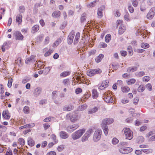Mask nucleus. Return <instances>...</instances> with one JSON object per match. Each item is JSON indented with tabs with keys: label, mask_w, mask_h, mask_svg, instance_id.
<instances>
[{
	"label": "nucleus",
	"mask_w": 155,
	"mask_h": 155,
	"mask_svg": "<svg viewBox=\"0 0 155 155\" xmlns=\"http://www.w3.org/2000/svg\"><path fill=\"white\" fill-rule=\"evenodd\" d=\"M85 130L81 129L79 130L73 134L71 135L72 138L74 140H76L80 138L85 132Z\"/></svg>",
	"instance_id": "f257e3e1"
},
{
	"label": "nucleus",
	"mask_w": 155,
	"mask_h": 155,
	"mask_svg": "<svg viewBox=\"0 0 155 155\" xmlns=\"http://www.w3.org/2000/svg\"><path fill=\"white\" fill-rule=\"evenodd\" d=\"M80 118V116L77 113H74L72 114H68L66 115V119H70L72 122H74Z\"/></svg>",
	"instance_id": "f03ea898"
},
{
	"label": "nucleus",
	"mask_w": 155,
	"mask_h": 155,
	"mask_svg": "<svg viewBox=\"0 0 155 155\" xmlns=\"http://www.w3.org/2000/svg\"><path fill=\"white\" fill-rule=\"evenodd\" d=\"M102 131L100 129L96 130L94 133L93 136V140L94 142H97L99 140L101 137Z\"/></svg>",
	"instance_id": "7ed1b4c3"
},
{
	"label": "nucleus",
	"mask_w": 155,
	"mask_h": 155,
	"mask_svg": "<svg viewBox=\"0 0 155 155\" xmlns=\"http://www.w3.org/2000/svg\"><path fill=\"white\" fill-rule=\"evenodd\" d=\"M123 131L126 136V139L130 140L132 139L133 137V133L129 128H124Z\"/></svg>",
	"instance_id": "20e7f679"
},
{
	"label": "nucleus",
	"mask_w": 155,
	"mask_h": 155,
	"mask_svg": "<svg viewBox=\"0 0 155 155\" xmlns=\"http://www.w3.org/2000/svg\"><path fill=\"white\" fill-rule=\"evenodd\" d=\"M93 132V129L92 128L90 129L84 134L81 138V141L85 142L88 140V138L91 135Z\"/></svg>",
	"instance_id": "39448f33"
},
{
	"label": "nucleus",
	"mask_w": 155,
	"mask_h": 155,
	"mask_svg": "<svg viewBox=\"0 0 155 155\" xmlns=\"http://www.w3.org/2000/svg\"><path fill=\"white\" fill-rule=\"evenodd\" d=\"M102 97L104 99V101L106 103H113L114 102L113 98L111 97L110 96H109L107 93H104Z\"/></svg>",
	"instance_id": "423d86ee"
},
{
	"label": "nucleus",
	"mask_w": 155,
	"mask_h": 155,
	"mask_svg": "<svg viewBox=\"0 0 155 155\" xmlns=\"http://www.w3.org/2000/svg\"><path fill=\"white\" fill-rule=\"evenodd\" d=\"M101 72V70L99 68L91 69L89 70L87 72V74L90 76H92L94 75L95 74H100Z\"/></svg>",
	"instance_id": "0eeeda50"
},
{
	"label": "nucleus",
	"mask_w": 155,
	"mask_h": 155,
	"mask_svg": "<svg viewBox=\"0 0 155 155\" xmlns=\"http://www.w3.org/2000/svg\"><path fill=\"white\" fill-rule=\"evenodd\" d=\"M79 127L78 124H75L72 125L68 126L66 128L67 131L69 133H71L77 129Z\"/></svg>",
	"instance_id": "6e6552de"
},
{
	"label": "nucleus",
	"mask_w": 155,
	"mask_h": 155,
	"mask_svg": "<svg viewBox=\"0 0 155 155\" xmlns=\"http://www.w3.org/2000/svg\"><path fill=\"white\" fill-rule=\"evenodd\" d=\"M155 14V7L152 8L147 15V18L149 19H152Z\"/></svg>",
	"instance_id": "1a4fd4ad"
},
{
	"label": "nucleus",
	"mask_w": 155,
	"mask_h": 155,
	"mask_svg": "<svg viewBox=\"0 0 155 155\" xmlns=\"http://www.w3.org/2000/svg\"><path fill=\"white\" fill-rule=\"evenodd\" d=\"M109 86V81L107 80L104 81L101 85L99 86V88L101 90L104 89Z\"/></svg>",
	"instance_id": "9d476101"
},
{
	"label": "nucleus",
	"mask_w": 155,
	"mask_h": 155,
	"mask_svg": "<svg viewBox=\"0 0 155 155\" xmlns=\"http://www.w3.org/2000/svg\"><path fill=\"white\" fill-rule=\"evenodd\" d=\"M42 89L40 87H38L34 91L33 94L35 97H38L41 93Z\"/></svg>",
	"instance_id": "9b49d317"
},
{
	"label": "nucleus",
	"mask_w": 155,
	"mask_h": 155,
	"mask_svg": "<svg viewBox=\"0 0 155 155\" xmlns=\"http://www.w3.org/2000/svg\"><path fill=\"white\" fill-rule=\"evenodd\" d=\"M74 35V32L72 31L69 34L68 38V42L69 44L71 45L72 43Z\"/></svg>",
	"instance_id": "f8f14e48"
},
{
	"label": "nucleus",
	"mask_w": 155,
	"mask_h": 155,
	"mask_svg": "<svg viewBox=\"0 0 155 155\" xmlns=\"http://www.w3.org/2000/svg\"><path fill=\"white\" fill-rule=\"evenodd\" d=\"M14 34L15 35L16 40H23L24 37L20 32L19 31H15Z\"/></svg>",
	"instance_id": "ddd939ff"
},
{
	"label": "nucleus",
	"mask_w": 155,
	"mask_h": 155,
	"mask_svg": "<svg viewBox=\"0 0 155 155\" xmlns=\"http://www.w3.org/2000/svg\"><path fill=\"white\" fill-rule=\"evenodd\" d=\"M11 42L10 41H8V42H4L3 45L2 46V51L4 52L5 51V48L8 49L9 47V45L11 44Z\"/></svg>",
	"instance_id": "4468645a"
},
{
	"label": "nucleus",
	"mask_w": 155,
	"mask_h": 155,
	"mask_svg": "<svg viewBox=\"0 0 155 155\" xmlns=\"http://www.w3.org/2000/svg\"><path fill=\"white\" fill-rule=\"evenodd\" d=\"M59 135L61 138L64 139L67 138L69 137L68 134L66 132L62 131L59 133Z\"/></svg>",
	"instance_id": "2eb2a0df"
},
{
	"label": "nucleus",
	"mask_w": 155,
	"mask_h": 155,
	"mask_svg": "<svg viewBox=\"0 0 155 155\" xmlns=\"http://www.w3.org/2000/svg\"><path fill=\"white\" fill-rule=\"evenodd\" d=\"M35 56L32 55L30 57L27 58L25 60V63L28 64L30 63L35 62Z\"/></svg>",
	"instance_id": "dca6fc26"
},
{
	"label": "nucleus",
	"mask_w": 155,
	"mask_h": 155,
	"mask_svg": "<svg viewBox=\"0 0 155 155\" xmlns=\"http://www.w3.org/2000/svg\"><path fill=\"white\" fill-rule=\"evenodd\" d=\"M114 120L112 118H106L104 119L102 121V123L106 124H110L113 123Z\"/></svg>",
	"instance_id": "f3484780"
},
{
	"label": "nucleus",
	"mask_w": 155,
	"mask_h": 155,
	"mask_svg": "<svg viewBox=\"0 0 155 155\" xmlns=\"http://www.w3.org/2000/svg\"><path fill=\"white\" fill-rule=\"evenodd\" d=\"M102 128L105 134L106 135L107 134L108 132V126L106 124L102 123L101 124Z\"/></svg>",
	"instance_id": "a211bd4d"
},
{
	"label": "nucleus",
	"mask_w": 155,
	"mask_h": 155,
	"mask_svg": "<svg viewBox=\"0 0 155 155\" xmlns=\"http://www.w3.org/2000/svg\"><path fill=\"white\" fill-rule=\"evenodd\" d=\"M99 107H95L89 109L88 110V113L89 114H92L97 112L99 109Z\"/></svg>",
	"instance_id": "6ab92c4d"
},
{
	"label": "nucleus",
	"mask_w": 155,
	"mask_h": 155,
	"mask_svg": "<svg viewBox=\"0 0 155 155\" xmlns=\"http://www.w3.org/2000/svg\"><path fill=\"white\" fill-rule=\"evenodd\" d=\"M74 108V106L71 105H65L63 108V110L65 111H70Z\"/></svg>",
	"instance_id": "aec40b11"
},
{
	"label": "nucleus",
	"mask_w": 155,
	"mask_h": 155,
	"mask_svg": "<svg viewBox=\"0 0 155 155\" xmlns=\"http://www.w3.org/2000/svg\"><path fill=\"white\" fill-rule=\"evenodd\" d=\"M126 30V28L123 24H121L119 28V33L121 35Z\"/></svg>",
	"instance_id": "412c9836"
},
{
	"label": "nucleus",
	"mask_w": 155,
	"mask_h": 155,
	"mask_svg": "<svg viewBox=\"0 0 155 155\" xmlns=\"http://www.w3.org/2000/svg\"><path fill=\"white\" fill-rule=\"evenodd\" d=\"M22 16L21 14H18L16 18V21L18 23V25L21 24L22 21Z\"/></svg>",
	"instance_id": "4be33fe9"
},
{
	"label": "nucleus",
	"mask_w": 155,
	"mask_h": 155,
	"mask_svg": "<svg viewBox=\"0 0 155 155\" xmlns=\"http://www.w3.org/2000/svg\"><path fill=\"white\" fill-rule=\"evenodd\" d=\"M137 67L132 66L128 68L127 69V71L128 72H133L137 70Z\"/></svg>",
	"instance_id": "5701e85b"
},
{
	"label": "nucleus",
	"mask_w": 155,
	"mask_h": 155,
	"mask_svg": "<svg viewBox=\"0 0 155 155\" xmlns=\"http://www.w3.org/2000/svg\"><path fill=\"white\" fill-rule=\"evenodd\" d=\"M8 110H5L3 111L2 115L3 117L5 119H9L10 118V116L8 115Z\"/></svg>",
	"instance_id": "b1692460"
},
{
	"label": "nucleus",
	"mask_w": 155,
	"mask_h": 155,
	"mask_svg": "<svg viewBox=\"0 0 155 155\" xmlns=\"http://www.w3.org/2000/svg\"><path fill=\"white\" fill-rule=\"evenodd\" d=\"M80 36V34L79 32H77L75 35L74 40V44H77L79 41Z\"/></svg>",
	"instance_id": "393cba45"
},
{
	"label": "nucleus",
	"mask_w": 155,
	"mask_h": 155,
	"mask_svg": "<svg viewBox=\"0 0 155 155\" xmlns=\"http://www.w3.org/2000/svg\"><path fill=\"white\" fill-rule=\"evenodd\" d=\"M104 57V55L103 54H100L95 59V61L96 62L98 63L100 62L102 59Z\"/></svg>",
	"instance_id": "a878e982"
},
{
	"label": "nucleus",
	"mask_w": 155,
	"mask_h": 155,
	"mask_svg": "<svg viewBox=\"0 0 155 155\" xmlns=\"http://www.w3.org/2000/svg\"><path fill=\"white\" fill-rule=\"evenodd\" d=\"M28 145L31 147L34 146L35 145V142L34 140L31 137H29L28 139Z\"/></svg>",
	"instance_id": "bb28decb"
},
{
	"label": "nucleus",
	"mask_w": 155,
	"mask_h": 155,
	"mask_svg": "<svg viewBox=\"0 0 155 155\" xmlns=\"http://www.w3.org/2000/svg\"><path fill=\"white\" fill-rule=\"evenodd\" d=\"M61 15V12L58 11L54 12L52 14V16L56 18L59 17Z\"/></svg>",
	"instance_id": "cd10ccee"
},
{
	"label": "nucleus",
	"mask_w": 155,
	"mask_h": 155,
	"mask_svg": "<svg viewBox=\"0 0 155 155\" xmlns=\"http://www.w3.org/2000/svg\"><path fill=\"white\" fill-rule=\"evenodd\" d=\"M35 126L34 123L28 124L24 125L23 126H21L19 127L20 129H22L24 128H27L29 127H33Z\"/></svg>",
	"instance_id": "c85d7f7f"
},
{
	"label": "nucleus",
	"mask_w": 155,
	"mask_h": 155,
	"mask_svg": "<svg viewBox=\"0 0 155 155\" xmlns=\"http://www.w3.org/2000/svg\"><path fill=\"white\" fill-rule=\"evenodd\" d=\"M39 29V26L38 25H35L32 28V32L34 33L37 32Z\"/></svg>",
	"instance_id": "c756f323"
},
{
	"label": "nucleus",
	"mask_w": 155,
	"mask_h": 155,
	"mask_svg": "<svg viewBox=\"0 0 155 155\" xmlns=\"http://www.w3.org/2000/svg\"><path fill=\"white\" fill-rule=\"evenodd\" d=\"M98 93L96 90L94 89L92 90V96L94 98H97L98 96Z\"/></svg>",
	"instance_id": "7c9ffc66"
},
{
	"label": "nucleus",
	"mask_w": 155,
	"mask_h": 155,
	"mask_svg": "<svg viewBox=\"0 0 155 155\" xmlns=\"http://www.w3.org/2000/svg\"><path fill=\"white\" fill-rule=\"evenodd\" d=\"M61 41L60 38H58L53 45V47L54 48L58 46L61 42Z\"/></svg>",
	"instance_id": "2f4dec72"
},
{
	"label": "nucleus",
	"mask_w": 155,
	"mask_h": 155,
	"mask_svg": "<svg viewBox=\"0 0 155 155\" xmlns=\"http://www.w3.org/2000/svg\"><path fill=\"white\" fill-rule=\"evenodd\" d=\"M87 106L85 104H83L79 106L78 108V110L80 111H82L85 110L87 108Z\"/></svg>",
	"instance_id": "473e14b6"
},
{
	"label": "nucleus",
	"mask_w": 155,
	"mask_h": 155,
	"mask_svg": "<svg viewBox=\"0 0 155 155\" xmlns=\"http://www.w3.org/2000/svg\"><path fill=\"white\" fill-rule=\"evenodd\" d=\"M145 74V73L144 71L137 72L135 73V75L138 77H142Z\"/></svg>",
	"instance_id": "72a5a7b5"
},
{
	"label": "nucleus",
	"mask_w": 155,
	"mask_h": 155,
	"mask_svg": "<svg viewBox=\"0 0 155 155\" xmlns=\"http://www.w3.org/2000/svg\"><path fill=\"white\" fill-rule=\"evenodd\" d=\"M98 2V0H96L92 2H91L87 5V6L90 8L94 7L96 5L95 3L96 2Z\"/></svg>",
	"instance_id": "f704fd0d"
},
{
	"label": "nucleus",
	"mask_w": 155,
	"mask_h": 155,
	"mask_svg": "<svg viewBox=\"0 0 155 155\" xmlns=\"http://www.w3.org/2000/svg\"><path fill=\"white\" fill-rule=\"evenodd\" d=\"M130 89L129 87L127 86L121 87L122 91L123 92H127Z\"/></svg>",
	"instance_id": "c9c22d12"
},
{
	"label": "nucleus",
	"mask_w": 155,
	"mask_h": 155,
	"mask_svg": "<svg viewBox=\"0 0 155 155\" xmlns=\"http://www.w3.org/2000/svg\"><path fill=\"white\" fill-rule=\"evenodd\" d=\"M51 138L52 139L54 142V144H56L58 142V140L56 139V136L54 134H53L51 135Z\"/></svg>",
	"instance_id": "e433bc0d"
},
{
	"label": "nucleus",
	"mask_w": 155,
	"mask_h": 155,
	"mask_svg": "<svg viewBox=\"0 0 155 155\" xmlns=\"http://www.w3.org/2000/svg\"><path fill=\"white\" fill-rule=\"evenodd\" d=\"M136 82V80L134 78L130 79L129 80L127 81L128 84L130 85L134 84Z\"/></svg>",
	"instance_id": "4c0bfd02"
},
{
	"label": "nucleus",
	"mask_w": 155,
	"mask_h": 155,
	"mask_svg": "<svg viewBox=\"0 0 155 155\" xmlns=\"http://www.w3.org/2000/svg\"><path fill=\"white\" fill-rule=\"evenodd\" d=\"M141 46L142 48L146 49L149 47V45L147 43H143L141 44Z\"/></svg>",
	"instance_id": "58836bf2"
},
{
	"label": "nucleus",
	"mask_w": 155,
	"mask_h": 155,
	"mask_svg": "<svg viewBox=\"0 0 155 155\" xmlns=\"http://www.w3.org/2000/svg\"><path fill=\"white\" fill-rule=\"evenodd\" d=\"M127 51L128 52L129 55H131L133 54V51L132 49V47L130 46H129L127 48Z\"/></svg>",
	"instance_id": "ea45409f"
},
{
	"label": "nucleus",
	"mask_w": 155,
	"mask_h": 155,
	"mask_svg": "<svg viewBox=\"0 0 155 155\" xmlns=\"http://www.w3.org/2000/svg\"><path fill=\"white\" fill-rule=\"evenodd\" d=\"M144 140V138L142 136L138 137L137 139V142L141 143L143 142Z\"/></svg>",
	"instance_id": "a19ab883"
},
{
	"label": "nucleus",
	"mask_w": 155,
	"mask_h": 155,
	"mask_svg": "<svg viewBox=\"0 0 155 155\" xmlns=\"http://www.w3.org/2000/svg\"><path fill=\"white\" fill-rule=\"evenodd\" d=\"M70 74V73L68 71H65L62 72L60 74L61 76L65 77Z\"/></svg>",
	"instance_id": "79ce46f5"
},
{
	"label": "nucleus",
	"mask_w": 155,
	"mask_h": 155,
	"mask_svg": "<svg viewBox=\"0 0 155 155\" xmlns=\"http://www.w3.org/2000/svg\"><path fill=\"white\" fill-rule=\"evenodd\" d=\"M23 111L25 114H28L29 113V107L28 106H25L24 107Z\"/></svg>",
	"instance_id": "37998d69"
},
{
	"label": "nucleus",
	"mask_w": 155,
	"mask_h": 155,
	"mask_svg": "<svg viewBox=\"0 0 155 155\" xmlns=\"http://www.w3.org/2000/svg\"><path fill=\"white\" fill-rule=\"evenodd\" d=\"M25 11V8L24 6L21 5L19 7V11L21 13H23Z\"/></svg>",
	"instance_id": "c03bdc74"
},
{
	"label": "nucleus",
	"mask_w": 155,
	"mask_h": 155,
	"mask_svg": "<svg viewBox=\"0 0 155 155\" xmlns=\"http://www.w3.org/2000/svg\"><path fill=\"white\" fill-rule=\"evenodd\" d=\"M132 149L130 147L125 148V154L128 153L132 151Z\"/></svg>",
	"instance_id": "a18cd8bd"
},
{
	"label": "nucleus",
	"mask_w": 155,
	"mask_h": 155,
	"mask_svg": "<svg viewBox=\"0 0 155 155\" xmlns=\"http://www.w3.org/2000/svg\"><path fill=\"white\" fill-rule=\"evenodd\" d=\"M145 89V87L142 85H140L137 89V91L139 92H141L144 91Z\"/></svg>",
	"instance_id": "49530a36"
},
{
	"label": "nucleus",
	"mask_w": 155,
	"mask_h": 155,
	"mask_svg": "<svg viewBox=\"0 0 155 155\" xmlns=\"http://www.w3.org/2000/svg\"><path fill=\"white\" fill-rule=\"evenodd\" d=\"M124 19L127 21H130V18L129 17V15L128 13H127L124 15Z\"/></svg>",
	"instance_id": "de8ad7c7"
},
{
	"label": "nucleus",
	"mask_w": 155,
	"mask_h": 155,
	"mask_svg": "<svg viewBox=\"0 0 155 155\" xmlns=\"http://www.w3.org/2000/svg\"><path fill=\"white\" fill-rule=\"evenodd\" d=\"M111 35L110 34L107 35L105 37V41L106 42L108 43L110 40Z\"/></svg>",
	"instance_id": "09e8293b"
},
{
	"label": "nucleus",
	"mask_w": 155,
	"mask_h": 155,
	"mask_svg": "<svg viewBox=\"0 0 155 155\" xmlns=\"http://www.w3.org/2000/svg\"><path fill=\"white\" fill-rule=\"evenodd\" d=\"M145 87L148 91H151L152 90V85L150 83L147 84L145 86Z\"/></svg>",
	"instance_id": "8fccbe9b"
},
{
	"label": "nucleus",
	"mask_w": 155,
	"mask_h": 155,
	"mask_svg": "<svg viewBox=\"0 0 155 155\" xmlns=\"http://www.w3.org/2000/svg\"><path fill=\"white\" fill-rule=\"evenodd\" d=\"M63 83L65 85H68L70 84L69 80L68 79H66L63 80Z\"/></svg>",
	"instance_id": "3c124183"
},
{
	"label": "nucleus",
	"mask_w": 155,
	"mask_h": 155,
	"mask_svg": "<svg viewBox=\"0 0 155 155\" xmlns=\"http://www.w3.org/2000/svg\"><path fill=\"white\" fill-rule=\"evenodd\" d=\"M97 15L98 18H101L103 16V12L97 10Z\"/></svg>",
	"instance_id": "603ef678"
},
{
	"label": "nucleus",
	"mask_w": 155,
	"mask_h": 155,
	"mask_svg": "<svg viewBox=\"0 0 155 155\" xmlns=\"http://www.w3.org/2000/svg\"><path fill=\"white\" fill-rule=\"evenodd\" d=\"M18 141L19 143L20 144L22 145L23 146L25 144V140H24L22 138H20L18 139Z\"/></svg>",
	"instance_id": "864d4df0"
},
{
	"label": "nucleus",
	"mask_w": 155,
	"mask_h": 155,
	"mask_svg": "<svg viewBox=\"0 0 155 155\" xmlns=\"http://www.w3.org/2000/svg\"><path fill=\"white\" fill-rule=\"evenodd\" d=\"M53 118V117H47L44 119V121L45 122H48L50 121H51V120Z\"/></svg>",
	"instance_id": "5fc2aeb1"
},
{
	"label": "nucleus",
	"mask_w": 155,
	"mask_h": 155,
	"mask_svg": "<svg viewBox=\"0 0 155 155\" xmlns=\"http://www.w3.org/2000/svg\"><path fill=\"white\" fill-rule=\"evenodd\" d=\"M52 52L53 51L52 50H49L48 51L45 53L44 55L45 57H47L50 55Z\"/></svg>",
	"instance_id": "6e6d98bb"
},
{
	"label": "nucleus",
	"mask_w": 155,
	"mask_h": 155,
	"mask_svg": "<svg viewBox=\"0 0 155 155\" xmlns=\"http://www.w3.org/2000/svg\"><path fill=\"white\" fill-rule=\"evenodd\" d=\"M86 18V14L84 13H83L81 17V22L84 21L85 20Z\"/></svg>",
	"instance_id": "4d7b16f0"
},
{
	"label": "nucleus",
	"mask_w": 155,
	"mask_h": 155,
	"mask_svg": "<svg viewBox=\"0 0 155 155\" xmlns=\"http://www.w3.org/2000/svg\"><path fill=\"white\" fill-rule=\"evenodd\" d=\"M119 142L118 140L116 138H114L112 140V143L114 144H116Z\"/></svg>",
	"instance_id": "13d9d810"
},
{
	"label": "nucleus",
	"mask_w": 155,
	"mask_h": 155,
	"mask_svg": "<svg viewBox=\"0 0 155 155\" xmlns=\"http://www.w3.org/2000/svg\"><path fill=\"white\" fill-rule=\"evenodd\" d=\"M50 70V67H46L45 69L43 70V71L45 72V74H47L49 71Z\"/></svg>",
	"instance_id": "bf43d9fd"
},
{
	"label": "nucleus",
	"mask_w": 155,
	"mask_h": 155,
	"mask_svg": "<svg viewBox=\"0 0 155 155\" xmlns=\"http://www.w3.org/2000/svg\"><path fill=\"white\" fill-rule=\"evenodd\" d=\"M12 79H9L8 81V86L9 87H11L12 86Z\"/></svg>",
	"instance_id": "052dcab7"
},
{
	"label": "nucleus",
	"mask_w": 155,
	"mask_h": 155,
	"mask_svg": "<svg viewBox=\"0 0 155 155\" xmlns=\"http://www.w3.org/2000/svg\"><path fill=\"white\" fill-rule=\"evenodd\" d=\"M4 92V88L2 84H0V93L2 94Z\"/></svg>",
	"instance_id": "680f3d73"
},
{
	"label": "nucleus",
	"mask_w": 155,
	"mask_h": 155,
	"mask_svg": "<svg viewBox=\"0 0 155 155\" xmlns=\"http://www.w3.org/2000/svg\"><path fill=\"white\" fill-rule=\"evenodd\" d=\"M64 148V146L63 145H61L58 147L57 149L60 152L62 151Z\"/></svg>",
	"instance_id": "e2e57ef3"
},
{
	"label": "nucleus",
	"mask_w": 155,
	"mask_h": 155,
	"mask_svg": "<svg viewBox=\"0 0 155 155\" xmlns=\"http://www.w3.org/2000/svg\"><path fill=\"white\" fill-rule=\"evenodd\" d=\"M143 81L145 82H148L150 80V77L147 76H144L143 78Z\"/></svg>",
	"instance_id": "0e129e2a"
},
{
	"label": "nucleus",
	"mask_w": 155,
	"mask_h": 155,
	"mask_svg": "<svg viewBox=\"0 0 155 155\" xmlns=\"http://www.w3.org/2000/svg\"><path fill=\"white\" fill-rule=\"evenodd\" d=\"M120 54L122 56L125 57L126 56L127 53L126 51H122L120 52Z\"/></svg>",
	"instance_id": "69168bd1"
},
{
	"label": "nucleus",
	"mask_w": 155,
	"mask_h": 155,
	"mask_svg": "<svg viewBox=\"0 0 155 155\" xmlns=\"http://www.w3.org/2000/svg\"><path fill=\"white\" fill-rule=\"evenodd\" d=\"M139 100L137 97L134 98L133 100V103L135 105H137L139 101Z\"/></svg>",
	"instance_id": "338daca9"
},
{
	"label": "nucleus",
	"mask_w": 155,
	"mask_h": 155,
	"mask_svg": "<svg viewBox=\"0 0 155 155\" xmlns=\"http://www.w3.org/2000/svg\"><path fill=\"white\" fill-rule=\"evenodd\" d=\"M129 11L131 13L134 12V10L133 7L131 5H129L128 7Z\"/></svg>",
	"instance_id": "774afa93"
}]
</instances>
